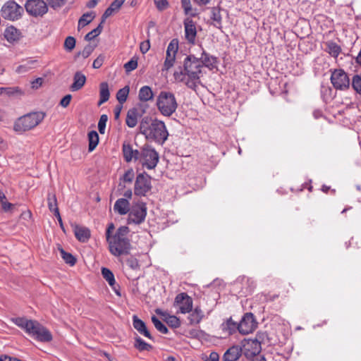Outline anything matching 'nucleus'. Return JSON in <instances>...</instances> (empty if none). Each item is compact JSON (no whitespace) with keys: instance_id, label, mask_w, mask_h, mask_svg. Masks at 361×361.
I'll use <instances>...</instances> for the list:
<instances>
[{"instance_id":"nucleus-15","label":"nucleus","mask_w":361,"mask_h":361,"mask_svg":"<svg viewBox=\"0 0 361 361\" xmlns=\"http://www.w3.org/2000/svg\"><path fill=\"white\" fill-rule=\"evenodd\" d=\"M174 304L179 307L180 312L182 314L189 313L192 311V300L185 293L178 294L175 298Z\"/></svg>"},{"instance_id":"nucleus-21","label":"nucleus","mask_w":361,"mask_h":361,"mask_svg":"<svg viewBox=\"0 0 361 361\" xmlns=\"http://www.w3.org/2000/svg\"><path fill=\"white\" fill-rule=\"evenodd\" d=\"M86 76L80 71H77L73 75V82L70 87L72 92H76L82 89L86 82Z\"/></svg>"},{"instance_id":"nucleus-41","label":"nucleus","mask_w":361,"mask_h":361,"mask_svg":"<svg viewBox=\"0 0 361 361\" xmlns=\"http://www.w3.org/2000/svg\"><path fill=\"white\" fill-rule=\"evenodd\" d=\"M102 274L104 279L109 283L110 286H114L116 285L114 275L110 269L103 267L102 269Z\"/></svg>"},{"instance_id":"nucleus-59","label":"nucleus","mask_w":361,"mask_h":361,"mask_svg":"<svg viewBox=\"0 0 361 361\" xmlns=\"http://www.w3.org/2000/svg\"><path fill=\"white\" fill-rule=\"evenodd\" d=\"M72 96L71 94H66L60 102V105L64 108L67 107L71 102Z\"/></svg>"},{"instance_id":"nucleus-46","label":"nucleus","mask_w":361,"mask_h":361,"mask_svg":"<svg viewBox=\"0 0 361 361\" xmlns=\"http://www.w3.org/2000/svg\"><path fill=\"white\" fill-rule=\"evenodd\" d=\"M176 60V55L171 54H166V59L164 63L162 71H169L174 65Z\"/></svg>"},{"instance_id":"nucleus-51","label":"nucleus","mask_w":361,"mask_h":361,"mask_svg":"<svg viewBox=\"0 0 361 361\" xmlns=\"http://www.w3.org/2000/svg\"><path fill=\"white\" fill-rule=\"evenodd\" d=\"M75 46V39L73 37H67L64 42V48L68 51H72Z\"/></svg>"},{"instance_id":"nucleus-27","label":"nucleus","mask_w":361,"mask_h":361,"mask_svg":"<svg viewBox=\"0 0 361 361\" xmlns=\"http://www.w3.org/2000/svg\"><path fill=\"white\" fill-rule=\"evenodd\" d=\"M204 317L203 311L200 307H196L190 314L188 319L190 324H198Z\"/></svg>"},{"instance_id":"nucleus-38","label":"nucleus","mask_w":361,"mask_h":361,"mask_svg":"<svg viewBox=\"0 0 361 361\" xmlns=\"http://www.w3.org/2000/svg\"><path fill=\"white\" fill-rule=\"evenodd\" d=\"M48 207L49 209L53 212L54 214H58L59 209L57 205V200L56 195L51 193H49L47 196Z\"/></svg>"},{"instance_id":"nucleus-49","label":"nucleus","mask_w":361,"mask_h":361,"mask_svg":"<svg viewBox=\"0 0 361 361\" xmlns=\"http://www.w3.org/2000/svg\"><path fill=\"white\" fill-rule=\"evenodd\" d=\"M178 40L176 39H172L170 43L168 45L167 49H166V54H175L176 55V53L178 51Z\"/></svg>"},{"instance_id":"nucleus-24","label":"nucleus","mask_w":361,"mask_h":361,"mask_svg":"<svg viewBox=\"0 0 361 361\" xmlns=\"http://www.w3.org/2000/svg\"><path fill=\"white\" fill-rule=\"evenodd\" d=\"M325 51L329 53L332 57L336 59L341 52V47L332 40L327 41L324 43Z\"/></svg>"},{"instance_id":"nucleus-32","label":"nucleus","mask_w":361,"mask_h":361,"mask_svg":"<svg viewBox=\"0 0 361 361\" xmlns=\"http://www.w3.org/2000/svg\"><path fill=\"white\" fill-rule=\"evenodd\" d=\"M211 19L214 21V26H215L218 29H221L222 27V18L220 13V8L216 7H213L211 11Z\"/></svg>"},{"instance_id":"nucleus-56","label":"nucleus","mask_w":361,"mask_h":361,"mask_svg":"<svg viewBox=\"0 0 361 361\" xmlns=\"http://www.w3.org/2000/svg\"><path fill=\"white\" fill-rule=\"evenodd\" d=\"M104 59L105 56L104 54H99L93 61L92 67L95 69L99 68L102 66Z\"/></svg>"},{"instance_id":"nucleus-39","label":"nucleus","mask_w":361,"mask_h":361,"mask_svg":"<svg viewBox=\"0 0 361 361\" xmlns=\"http://www.w3.org/2000/svg\"><path fill=\"white\" fill-rule=\"evenodd\" d=\"M222 329L227 331L229 334H232L237 329L238 330V324L233 321L231 318H229L222 324Z\"/></svg>"},{"instance_id":"nucleus-36","label":"nucleus","mask_w":361,"mask_h":361,"mask_svg":"<svg viewBox=\"0 0 361 361\" xmlns=\"http://www.w3.org/2000/svg\"><path fill=\"white\" fill-rule=\"evenodd\" d=\"M164 320L166 323L172 328H178L180 326V319L174 315H170L169 314H164Z\"/></svg>"},{"instance_id":"nucleus-63","label":"nucleus","mask_w":361,"mask_h":361,"mask_svg":"<svg viewBox=\"0 0 361 361\" xmlns=\"http://www.w3.org/2000/svg\"><path fill=\"white\" fill-rule=\"evenodd\" d=\"M193 2L199 6H204L207 5L211 0H192Z\"/></svg>"},{"instance_id":"nucleus-62","label":"nucleus","mask_w":361,"mask_h":361,"mask_svg":"<svg viewBox=\"0 0 361 361\" xmlns=\"http://www.w3.org/2000/svg\"><path fill=\"white\" fill-rule=\"evenodd\" d=\"M115 228L114 224L113 223H110L108 224L106 231V238L109 239L110 237L113 235L112 233Z\"/></svg>"},{"instance_id":"nucleus-14","label":"nucleus","mask_w":361,"mask_h":361,"mask_svg":"<svg viewBox=\"0 0 361 361\" xmlns=\"http://www.w3.org/2000/svg\"><path fill=\"white\" fill-rule=\"evenodd\" d=\"M257 327V322L252 313L247 312L244 314L238 323V331L243 335L252 333Z\"/></svg>"},{"instance_id":"nucleus-16","label":"nucleus","mask_w":361,"mask_h":361,"mask_svg":"<svg viewBox=\"0 0 361 361\" xmlns=\"http://www.w3.org/2000/svg\"><path fill=\"white\" fill-rule=\"evenodd\" d=\"M185 38L189 44H195L197 36L195 23L190 18L183 20Z\"/></svg>"},{"instance_id":"nucleus-8","label":"nucleus","mask_w":361,"mask_h":361,"mask_svg":"<svg viewBox=\"0 0 361 361\" xmlns=\"http://www.w3.org/2000/svg\"><path fill=\"white\" fill-rule=\"evenodd\" d=\"M159 160L158 152L150 145H145L142 147L140 163L144 168L154 169Z\"/></svg>"},{"instance_id":"nucleus-5","label":"nucleus","mask_w":361,"mask_h":361,"mask_svg":"<svg viewBox=\"0 0 361 361\" xmlns=\"http://www.w3.org/2000/svg\"><path fill=\"white\" fill-rule=\"evenodd\" d=\"M46 114L42 111H35L27 114L18 118L13 128L16 132H25L39 125L44 118Z\"/></svg>"},{"instance_id":"nucleus-30","label":"nucleus","mask_w":361,"mask_h":361,"mask_svg":"<svg viewBox=\"0 0 361 361\" xmlns=\"http://www.w3.org/2000/svg\"><path fill=\"white\" fill-rule=\"evenodd\" d=\"M154 94L150 87L145 85L140 88L138 97L141 102H146L152 100Z\"/></svg>"},{"instance_id":"nucleus-42","label":"nucleus","mask_w":361,"mask_h":361,"mask_svg":"<svg viewBox=\"0 0 361 361\" xmlns=\"http://www.w3.org/2000/svg\"><path fill=\"white\" fill-rule=\"evenodd\" d=\"M60 253L61 256L63 258V259L65 261L66 264H68L71 266H73L76 263V259L75 257L69 252H66L63 249L60 248Z\"/></svg>"},{"instance_id":"nucleus-26","label":"nucleus","mask_w":361,"mask_h":361,"mask_svg":"<svg viewBox=\"0 0 361 361\" xmlns=\"http://www.w3.org/2000/svg\"><path fill=\"white\" fill-rule=\"evenodd\" d=\"M238 281H240L243 286H246L243 288V289H245L243 292L245 294L251 293L256 286V283L252 279L245 276L239 277Z\"/></svg>"},{"instance_id":"nucleus-54","label":"nucleus","mask_w":361,"mask_h":361,"mask_svg":"<svg viewBox=\"0 0 361 361\" xmlns=\"http://www.w3.org/2000/svg\"><path fill=\"white\" fill-rule=\"evenodd\" d=\"M154 1L157 8L160 11L165 10L169 6L167 0H154Z\"/></svg>"},{"instance_id":"nucleus-52","label":"nucleus","mask_w":361,"mask_h":361,"mask_svg":"<svg viewBox=\"0 0 361 361\" xmlns=\"http://www.w3.org/2000/svg\"><path fill=\"white\" fill-rule=\"evenodd\" d=\"M137 67V60L132 58L129 61L124 64V68L126 72H130Z\"/></svg>"},{"instance_id":"nucleus-11","label":"nucleus","mask_w":361,"mask_h":361,"mask_svg":"<svg viewBox=\"0 0 361 361\" xmlns=\"http://www.w3.org/2000/svg\"><path fill=\"white\" fill-rule=\"evenodd\" d=\"M331 82L336 90H345L350 87V80L347 73L342 69H335L331 73Z\"/></svg>"},{"instance_id":"nucleus-25","label":"nucleus","mask_w":361,"mask_h":361,"mask_svg":"<svg viewBox=\"0 0 361 361\" xmlns=\"http://www.w3.org/2000/svg\"><path fill=\"white\" fill-rule=\"evenodd\" d=\"M138 110L135 108L130 109L126 116V123L129 128H134L137 123Z\"/></svg>"},{"instance_id":"nucleus-29","label":"nucleus","mask_w":361,"mask_h":361,"mask_svg":"<svg viewBox=\"0 0 361 361\" xmlns=\"http://www.w3.org/2000/svg\"><path fill=\"white\" fill-rule=\"evenodd\" d=\"M180 4L185 15L190 16V17L197 16V10L192 8L191 0H180Z\"/></svg>"},{"instance_id":"nucleus-6","label":"nucleus","mask_w":361,"mask_h":361,"mask_svg":"<svg viewBox=\"0 0 361 361\" xmlns=\"http://www.w3.org/2000/svg\"><path fill=\"white\" fill-rule=\"evenodd\" d=\"M156 105L161 114L166 117L172 116L178 106L175 95L171 92L166 91L159 93Z\"/></svg>"},{"instance_id":"nucleus-3","label":"nucleus","mask_w":361,"mask_h":361,"mask_svg":"<svg viewBox=\"0 0 361 361\" xmlns=\"http://www.w3.org/2000/svg\"><path fill=\"white\" fill-rule=\"evenodd\" d=\"M11 321L39 342L48 343L53 339L50 331L37 320L27 319L25 317H14L11 318Z\"/></svg>"},{"instance_id":"nucleus-47","label":"nucleus","mask_w":361,"mask_h":361,"mask_svg":"<svg viewBox=\"0 0 361 361\" xmlns=\"http://www.w3.org/2000/svg\"><path fill=\"white\" fill-rule=\"evenodd\" d=\"M102 22L100 23V24L94 30H92V31H90V32H88L85 36V39L86 41H91L94 38H95L97 36H98L102 31Z\"/></svg>"},{"instance_id":"nucleus-12","label":"nucleus","mask_w":361,"mask_h":361,"mask_svg":"<svg viewBox=\"0 0 361 361\" xmlns=\"http://www.w3.org/2000/svg\"><path fill=\"white\" fill-rule=\"evenodd\" d=\"M25 8L29 15L34 17L43 16L48 11V6L44 0H27Z\"/></svg>"},{"instance_id":"nucleus-2","label":"nucleus","mask_w":361,"mask_h":361,"mask_svg":"<svg viewBox=\"0 0 361 361\" xmlns=\"http://www.w3.org/2000/svg\"><path fill=\"white\" fill-rule=\"evenodd\" d=\"M140 133L147 140L162 145L168 139L169 132L164 121L151 117H144L140 123Z\"/></svg>"},{"instance_id":"nucleus-10","label":"nucleus","mask_w":361,"mask_h":361,"mask_svg":"<svg viewBox=\"0 0 361 361\" xmlns=\"http://www.w3.org/2000/svg\"><path fill=\"white\" fill-rule=\"evenodd\" d=\"M151 189V177L145 172L139 173L135 182L134 194L140 197L145 196Z\"/></svg>"},{"instance_id":"nucleus-61","label":"nucleus","mask_w":361,"mask_h":361,"mask_svg":"<svg viewBox=\"0 0 361 361\" xmlns=\"http://www.w3.org/2000/svg\"><path fill=\"white\" fill-rule=\"evenodd\" d=\"M205 361H219V355L216 352L213 351L209 356L205 357Z\"/></svg>"},{"instance_id":"nucleus-50","label":"nucleus","mask_w":361,"mask_h":361,"mask_svg":"<svg viewBox=\"0 0 361 361\" xmlns=\"http://www.w3.org/2000/svg\"><path fill=\"white\" fill-rule=\"evenodd\" d=\"M108 121V116L106 114H103L100 116L98 122V130L101 134L105 133V128L106 122Z\"/></svg>"},{"instance_id":"nucleus-34","label":"nucleus","mask_w":361,"mask_h":361,"mask_svg":"<svg viewBox=\"0 0 361 361\" xmlns=\"http://www.w3.org/2000/svg\"><path fill=\"white\" fill-rule=\"evenodd\" d=\"M20 33L13 26L8 27L4 32V37L8 42H14L19 39Z\"/></svg>"},{"instance_id":"nucleus-1","label":"nucleus","mask_w":361,"mask_h":361,"mask_svg":"<svg viewBox=\"0 0 361 361\" xmlns=\"http://www.w3.org/2000/svg\"><path fill=\"white\" fill-rule=\"evenodd\" d=\"M200 63L201 61H199L197 57L194 55L187 56L183 61V66H179L174 72L175 80L183 82L188 88L195 91L201 83L200 77L202 73Z\"/></svg>"},{"instance_id":"nucleus-28","label":"nucleus","mask_w":361,"mask_h":361,"mask_svg":"<svg viewBox=\"0 0 361 361\" xmlns=\"http://www.w3.org/2000/svg\"><path fill=\"white\" fill-rule=\"evenodd\" d=\"M110 97L109 85L106 82H103L99 85V101L98 104L107 102Z\"/></svg>"},{"instance_id":"nucleus-20","label":"nucleus","mask_w":361,"mask_h":361,"mask_svg":"<svg viewBox=\"0 0 361 361\" xmlns=\"http://www.w3.org/2000/svg\"><path fill=\"white\" fill-rule=\"evenodd\" d=\"M199 61H201L200 66L207 67L209 69H213L216 67L217 59L215 56H211L202 49L200 57H197Z\"/></svg>"},{"instance_id":"nucleus-37","label":"nucleus","mask_w":361,"mask_h":361,"mask_svg":"<svg viewBox=\"0 0 361 361\" xmlns=\"http://www.w3.org/2000/svg\"><path fill=\"white\" fill-rule=\"evenodd\" d=\"M88 140H89V147L88 149L90 152L93 151L99 142V135L98 133L92 130L88 133Z\"/></svg>"},{"instance_id":"nucleus-45","label":"nucleus","mask_w":361,"mask_h":361,"mask_svg":"<svg viewBox=\"0 0 361 361\" xmlns=\"http://www.w3.org/2000/svg\"><path fill=\"white\" fill-rule=\"evenodd\" d=\"M21 93V90L18 87H0V94H6L11 97Z\"/></svg>"},{"instance_id":"nucleus-31","label":"nucleus","mask_w":361,"mask_h":361,"mask_svg":"<svg viewBox=\"0 0 361 361\" xmlns=\"http://www.w3.org/2000/svg\"><path fill=\"white\" fill-rule=\"evenodd\" d=\"M135 342H134V347L139 350L140 352L142 351H149L152 349V345L145 342L142 338H141L140 336H136L134 338Z\"/></svg>"},{"instance_id":"nucleus-57","label":"nucleus","mask_w":361,"mask_h":361,"mask_svg":"<svg viewBox=\"0 0 361 361\" xmlns=\"http://www.w3.org/2000/svg\"><path fill=\"white\" fill-rule=\"evenodd\" d=\"M127 265L130 267L132 269H137L139 268L138 261L133 257H130L126 261Z\"/></svg>"},{"instance_id":"nucleus-40","label":"nucleus","mask_w":361,"mask_h":361,"mask_svg":"<svg viewBox=\"0 0 361 361\" xmlns=\"http://www.w3.org/2000/svg\"><path fill=\"white\" fill-rule=\"evenodd\" d=\"M129 92H130V87L128 85L120 89L117 92L116 99L118 101L120 104L123 105V104L126 101L128 94H129Z\"/></svg>"},{"instance_id":"nucleus-64","label":"nucleus","mask_w":361,"mask_h":361,"mask_svg":"<svg viewBox=\"0 0 361 361\" xmlns=\"http://www.w3.org/2000/svg\"><path fill=\"white\" fill-rule=\"evenodd\" d=\"M141 154H142V149H140V151H139L137 149H134L133 154V159L135 161L139 160L140 161Z\"/></svg>"},{"instance_id":"nucleus-17","label":"nucleus","mask_w":361,"mask_h":361,"mask_svg":"<svg viewBox=\"0 0 361 361\" xmlns=\"http://www.w3.org/2000/svg\"><path fill=\"white\" fill-rule=\"evenodd\" d=\"M243 354L242 348L233 345L229 348L223 355V361H238Z\"/></svg>"},{"instance_id":"nucleus-18","label":"nucleus","mask_w":361,"mask_h":361,"mask_svg":"<svg viewBox=\"0 0 361 361\" xmlns=\"http://www.w3.org/2000/svg\"><path fill=\"white\" fill-rule=\"evenodd\" d=\"M75 238L81 243H86L90 238V231L88 228L77 224L72 226Z\"/></svg>"},{"instance_id":"nucleus-60","label":"nucleus","mask_w":361,"mask_h":361,"mask_svg":"<svg viewBox=\"0 0 361 361\" xmlns=\"http://www.w3.org/2000/svg\"><path fill=\"white\" fill-rule=\"evenodd\" d=\"M0 204L1 205L2 209L4 212H8L14 207V205L13 204L6 201V200H2L0 202Z\"/></svg>"},{"instance_id":"nucleus-43","label":"nucleus","mask_w":361,"mask_h":361,"mask_svg":"<svg viewBox=\"0 0 361 361\" xmlns=\"http://www.w3.org/2000/svg\"><path fill=\"white\" fill-rule=\"evenodd\" d=\"M152 322L160 333L166 334L169 332L167 327L156 316L152 317Z\"/></svg>"},{"instance_id":"nucleus-22","label":"nucleus","mask_w":361,"mask_h":361,"mask_svg":"<svg viewBox=\"0 0 361 361\" xmlns=\"http://www.w3.org/2000/svg\"><path fill=\"white\" fill-rule=\"evenodd\" d=\"M129 201L126 198L118 199L114 206V210L120 215H125L130 211Z\"/></svg>"},{"instance_id":"nucleus-33","label":"nucleus","mask_w":361,"mask_h":361,"mask_svg":"<svg viewBox=\"0 0 361 361\" xmlns=\"http://www.w3.org/2000/svg\"><path fill=\"white\" fill-rule=\"evenodd\" d=\"M37 63V61L35 60H27L24 62L23 64L18 66L16 68V72L19 74H23L28 72L32 68H35V64Z\"/></svg>"},{"instance_id":"nucleus-55","label":"nucleus","mask_w":361,"mask_h":361,"mask_svg":"<svg viewBox=\"0 0 361 361\" xmlns=\"http://www.w3.org/2000/svg\"><path fill=\"white\" fill-rule=\"evenodd\" d=\"M94 48L93 46L88 44L85 47V48L83 49V50L81 52L78 53V55H82V56L84 59H86L92 53V51H94Z\"/></svg>"},{"instance_id":"nucleus-48","label":"nucleus","mask_w":361,"mask_h":361,"mask_svg":"<svg viewBox=\"0 0 361 361\" xmlns=\"http://www.w3.org/2000/svg\"><path fill=\"white\" fill-rule=\"evenodd\" d=\"M352 86L357 93L361 94V74L353 76Z\"/></svg>"},{"instance_id":"nucleus-35","label":"nucleus","mask_w":361,"mask_h":361,"mask_svg":"<svg viewBox=\"0 0 361 361\" xmlns=\"http://www.w3.org/2000/svg\"><path fill=\"white\" fill-rule=\"evenodd\" d=\"M133 149L130 143L124 142L122 147V151L124 159L126 162H130L133 159Z\"/></svg>"},{"instance_id":"nucleus-23","label":"nucleus","mask_w":361,"mask_h":361,"mask_svg":"<svg viewBox=\"0 0 361 361\" xmlns=\"http://www.w3.org/2000/svg\"><path fill=\"white\" fill-rule=\"evenodd\" d=\"M125 1L126 0H114L103 13L102 16V23H104L106 19L111 16L114 12L118 11Z\"/></svg>"},{"instance_id":"nucleus-13","label":"nucleus","mask_w":361,"mask_h":361,"mask_svg":"<svg viewBox=\"0 0 361 361\" xmlns=\"http://www.w3.org/2000/svg\"><path fill=\"white\" fill-rule=\"evenodd\" d=\"M262 350L261 343L257 338L245 340L243 344V353L248 358L252 359L258 355Z\"/></svg>"},{"instance_id":"nucleus-58","label":"nucleus","mask_w":361,"mask_h":361,"mask_svg":"<svg viewBox=\"0 0 361 361\" xmlns=\"http://www.w3.org/2000/svg\"><path fill=\"white\" fill-rule=\"evenodd\" d=\"M150 48L149 40H146L140 43V49L142 54L147 53Z\"/></svg>"},{"instance_id":"nucleus-53","label":"nucleus","mask_w":361,"mask_h":361,"mask_svg":"<svg viewBox=\"0 0 361 361\" xmlns=\"http://www.w3.org/2000/svg\"><path fill=\"white\" fill-rule=\"evenodd\" d=\"M134 171L133 169L127 170L122 177V180L126 183H131L134 178Z\"/></svg>"},{"instance_id":"nucleus-7","label":"nucleus","mask_w":361,"mask_h":361,"mask_svg":"<svg viewBox=\"0 0 361 361\" xmlns=\"http://www.w3.org/2000/svg\"><path fill=\"white\" fill-rule=\"evenodd\" d=\"M23 13V7L13 0L6 1L0 10L1 17L10 21H16L20 19Z\"/></svg>"},{"instance_id":"nucleus-19","label":"nucleus","mask_w":361,"mask_h":361,"mask_svg":"<svg viewBox=\"0 0 361 361\" xmlns=\"http://www.w3.org/2000/svg\"><path fill=\"white\" fill-rule=\"evenodd\" d=\"M133 326L140 334L148 338L149 339L153 340V337L148 331L146 324L142 319H139L137 315L133 316Z\"/></svg>"},{"instance_id":"nucleus-4","label":"nucleus","mask_w":361,"mask_h":361,"mask_svg":"<svg viewBox=\"0 0 361 361\" xmlns=\"http://www.w3.org/2000/svg\"><path fill=\"white\" fill-rule=\"evenodd\" d=\"M130 229L126 226H120L116 233L106 240L109 252L116 257L128 255L131 248L130 240L128 238Z\"/></svg>"},{"instance_id":"nucleus-44","label":"nucleus","mask_w":361,"mask_h":361,"mask_svg":"<svg viewBox=\"0 0 361 361\" xmlns=\"http://www.w3.org/2000/svg\"><path fill=\"white\" fill-rule=\"evenodd\" d=\"M94 18V16H92V13H84L78 21V28L83 27L85 25H88Z\"/></svg>"},{"instance_id":"nucleus-9","label":"nucleus","mask_w":361,"mask_h":361,"mask_svg":"<svg viewBox=\"0 0 361 361\" xmlns=\"http://www.w3.org/2000/svg\"><path fill=\"white\" fill-rule=\"evenodd\" d=\"M147 216V205L143 202H139L133 204L129 212L127 222L128 224H140Z\"/></svg>"}]
</instances>
